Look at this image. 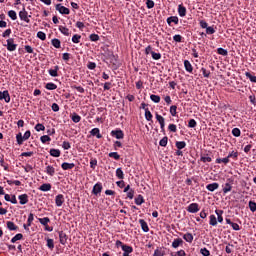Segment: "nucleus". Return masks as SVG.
Here are the masks:
<instances>
[{
  "label": "nucleus",
  "mask_w": 256,
  "mask_h": 256,
  "mask_svg": "<svg viewBox=\"0 0 256 256\" xmlns=\"http://www.w3.org/2000/svg\"><path fill=\"white\" fill-rule=\"evenodd\" d=\"M122 251L130 255V253L133 251V247L124 244V246H122Z\"/></svg>",
  "instance_id": "nucleus-31"
},
{
  "label": "nucleus",
  "mask_w": 256,
  "mask_h": 256,
  "mask_svg": "<svg viewBox=\"0 0 256 256\" xmlns=\"http://www.w3.org/2000/svg\"><path fill=\"white\" fill-rule=\"evenodd\" d=\"M168 141H169V138H167V136L163 137L159 142L160 147H167Z\"/></svg>",
  "instance_id": "nucleus-46"
},
{
  "label": "nucleus",
  "mask_w": 256,
  "mask_h": 256,
  "mask_svg": "<svg viewBox=\"0 0 256 256\" xmlns=\"http://www.w3.org/2000/svg\"><path fill=\"white\" fill-rule=\"evenodd\" d=\"M181 245H183V239L181 238L174 239V241L172 242L173 249H177Z\"/></svg>",
  "instance_id": "nucleus-21"
},
{
  "label": "nucleus",
  "mask_w": 256,
  "mask_h": 256,
  "mask_svg": "<svg viewBox=\"0 0 256 256\" xmlns=\"http://www.w3.org/2000/svg\"><path fill=\"white\" fill-rule=\"evenodd\" d=\"M146 7L147 9H153V7H155V2L153 0H147Z\"/></svg>",
  "instance_id": "nucleus-58"
},
{
  "label": "nucleus",
  "mask_w": 256,
  "mask_h": 256,
  "mask_svg": "<svg viewBox=\"0 0 256 256\" xmlns=\"http://www.w3.org/2000/svg\"><path fill=\"white\" fill-rule=\"evenodd\" d=\"M19 18L21 19V21H25V23H30V21H31V20H29V13L27 12V10H25V8H23L19 12Z\"/></svg>",
  "instance_id": "nucleus-2"
},
{
  "label": "nucleus",
  "mask_w": 256,
  "mask_h": 256,
  "mask_svg": "<svg viewBox=\"0 0 256 256\" xmlns=\"http://www.w3.org/2000/svg\"><path fill=\"white\" fill-rule=\"evenodd\" d=\"M5 101V103H9L11 101V96L9 95V91L5 90L3 92L0 91V100Z\"/></svg>",
  "instance_id": "nucleus-6"
},
{
  "label": "nucleus",
  "mask_w": 256,
  "mask_h": 256,
  "mask_svg": "<svg viewBox=\"0 0 256 256\" xmlns=\"http://www.w3.org/2000/svg\"><path fill=\"white\" fill-rule=\"evenodd\" d=\"M215 213L217 215L216 221H218V223H221L223 221V211L215 210Z\"/></svg>",
  "instance_id": "nucleus-44"
},
{
  "label": "nucleus",
  "mask_w": 256,
  "mask_h": 256,
  "mask_svg": "<svg viewBox=\"0 0 256 256\" xmlns=\"http://www.w3.org/2000/svg\"><path fill=\"white\" fill-rule=\"evenodd\" d=\"M232 135L234 137H241V130L239 128H233L232 129Z\"/></svg>",
  "instance_id": "nucleus-52"
},
{
  "label": "nucleus",
  "mask_w": 256,
  "mask_h": 256,
  "mask_svg": "<svg viewBox=\"0 0 256 256\" xmlns=\"http://www.w3.org/2000/svg\"><path fill=\"white\" fill-rule=\"evenodd\" d=\"M38 221L43 226L49 225V223H51V219H49V217L38 218Z\"/></svg>",
  "instance_id": "nucleus-26"
},
{
  "label": "nucleus",
  "mask_w": 256,
  "mask_h": 256,
  "mask_svg": "<svg viewBox=\"0 0 256 256\" xmlns=\"http://www.w3.org/2000/svg\"><path fill=\"white\" fill-rule=\"evenodd\" d=\"M34 219H35V217L33 216V213H30L28 215L27 224L23 225L25 231H29V228L31 227V223H33Z\"/></svg>",
  "instance_id": "nucleus-9"
},
{
  "label": "nucleus",
  "mask_w": 256,
  "mask_h": 256,
  "mask_svg": "<svg viewBox=\"0 0 256 256\" xmlns=\"http://www.w3.org/2000/svg\"><path fill=\"white\" fill-rule=\"evenodd\" d=\"M80 41H81V35H79V34L73 35L72 42L79 43Z\"/></svg>",
  "instance_id": "nucleus-60"
},
{
  "label": "nucleus",
  "mask_w": 256,
  "mask_h": 256,
  "mask_svg": "<svg viewBox=\"0 0 256 256\" xmlns=\"http://www.w3.org/2000/svg\"><path fill=\"white\" fill-rule=\"evenodd\" d=\"M73 123H79L81 121V116L79 114L74 113L71 117Z\"/></svg>",
  "instance_id": "nucleus-48"
},
{
  "label": "nucleus",
  "mask_w": 256,
  "mask_h": 256,
  "mask_svg": "<svg viewBox=\"0 0 256 256\" xmlns=\"http://www.w3.org/2000/svg\"><path fill=\"white\" fill-rule=\"evenodd\" d=\"M201 161L202 163H211L212 159L209 156H202Z\"/></svg>",
  "instance_id": "nucleus-63"
},
{
  "label": "nucleus",
  "mask_w": 256,
  "mask_h": 256,
  "mask_svg": "<svg viewBox=\"0 0 256 256\" xmlns=\"http://www.w3.org/2000/svg\"><path fill=\"white\" fill-rule=\"evenodd\" d=\"M206 189H207L208 191H211V192L216 191V189H219V183L214 182V183L208 184V185L206 186Z\"/></svg>",
  "instance_id": "nucleus-18"
},
{
  "label": "nucleus",
  "mask_w": 256,
  "mask_h": 256,
  "mask_svg": "<svg viewBox=\"0 0 256 256\" xmlns=\"http://www.w3.org/2000/svg\"><path fill=\"white\" fill-rule=\"evenodd\" d=\"M90 167L91 169H95V167H97V160L95 158L90 160Z\"/></svg>",
  "instance_id": "nucleus-64"
},
{
  "label": "nucleus",
  "mask_w": 256,
  "mask_h": 256,
  "mask_svg": "<svg viewBox=\"0 0 256 256\" xmlns=\"http://www.w3.org/2000/svg\"><path fill=\"white\" fill-rule=\"evenodd\" d=\"M56 11H58L61 15H69V13H71L69 8H67L61 4L56 5Z\"/></svg>",
  "instance_id": "nucleus-3"
},
{
  "label": "nucleus",
  "mask_w": 256,
  "mask_h": 256,
  "mask_svg": "<svg viewBox=\"0 0 256 256\" xmlns=\"http://www.w3.org/2000/svg\"><path fill=\"white\" fill-rule=\"evenodd\" d=\"M188 127H190V129H195V127H197V121H195V119H190L188 122Z\"/></svg>",
  "instance_id": "nucleus-54"
},
{
  "label": "nucleus",
  "mask_w": 256,
  "mask_h": 256,
  "mask_svg": "<svg viewBox=\"0 0 256 256\" xmlns=\"http://www.w3.org/2000/svg\"><path fill=\"white\" fill-rule=\"evenodd\" d=\"M37 37L38 39H41V41H45V39H47V35L43 31L37 32Z\"/></svg>",
  "instance_id": "nucleus-51"
},
{
  "label": "nucleus",
  "mask_w": 256,
  "mask_h": 256,
  "mask_svg": "<svg viewBox=\"0 0 256 256\" xmlns=\"http://www.w3.org/2000/svg\"><path fill=\"white\" fill-rule=\"evenodd\" d=\"M249 209L252 213H255L256 211V202L255 201H249Z\"/></svg>",
  "instance_id": "nucleus-47"
},
{
  "label": "nucleus",
  "mask_w": 256,
  "mask_h": 256,
  "mask_svg": "<svg viewBox=\"0 0 256 256\" xmlns=\"http://www.w3.org/2000/svg\"><path fill=\"white\" fill-rule=\"evenodd\" d=\"M185 255H187L185 253V250H179V251H177L175 253H171V256H185Z\"/></svg>",
  "instance_id": "nucleus-59"
},
{
  "label": "nucleus",
  "mask_w": 256,
  "mask_h": 256,
  "mask_svg": "<svg viewBox=\"0 0 256 256\" xmlns=\"http://www.w3.org/2000/svg\"><path fill=\"white\" fill-rule=\"evenodd\" d=\"M156 121H158L160 125V129L162 131H165V118H163V116L156 113Z\"/></svg>",
  "instance_id": "nucleus-8"
},
{
  "label": "nucleus",
  "mask_w": 256,
  "mask_h": 256,
  "mask_svg": "<svg viewBox=\"0 0 256 256\" xmlns=\"http://www.w3.org/2000/svg\"><path fill=\"white\" fill-rule=\"evenodd\" d=\"M206 33H207V35H213L214 33H215V28H213V26H208L207 28H206Z\"/></svg>",
  "instance_id": "nucleus-61"
},
{
  "label": "nucleus",
  "mask_w": 256,
  "mask_h": 256,
  "mask_svg": "<svg viewBox=\"0 0 256 256\" xmlns=\"http://www.w3.org/2000/svg\"><path fill=\"white\" fill-rule=\"evenodd\" d=\"M139 223L141 225L142 231H144V233H149V225H147V222L143 219H140Z\"/></svg>",
  "instance_id": "nucleus-17"
},
{
  "label": "nucleus",
  "mask_w": 256,
  "mask_h": 256,
  "mask_svg": "<svg viewBox=\"0 0 256 256\" xmlns=\"http://www.w3.org/2000/svg\"><path fill=\"white\" fill-rule=\"evenodd\" d=\"M152 55V59H154V61H159V59H161V53H156V52H151Z\"/></svg>",
  "instance_id": "nucleus-56"
},
{
  "label": "nucleus",
  "mask_w": 256,
  "mask_h": 256,
  "mask_svg": "<svg viewBox=\"0 0 256 256\" xmlns=\"http://www.w3.org/2000/svg\"><path fill=\"white\" fill-rule=\"evenodd\" d=\"M59 31L62 33V35L69 37V28H67L65 26H60Z\"/></svg>",
  "instance_id": "nucleus-32"
},
{
  "label": "nucleus",
  "mask_w": 256,
  "mask_h": 256,
  "mask_svg": "<svg viewBox=\"0 0 256 256\" xmlns=\"http://www.w3.org/2000/svg\"><path fill=\"white\" fill-rule=\"evenodd\" d=\"M55 203H56V207H62L63 203H65V196H63V194H58L55 197Z\"/></svg>",
  "instance_id": "nucleus-5"
},
{
  "label": "nucleus",
  "mask_w": 256,
  "mask_h": 256,
  "mask_svg": "<svg viewBox=\"0 0 256 256\" xmlns=\"http://www.w3.org/2000/svg\"><path fill=\"white\" fill-rule=\"evenodd\" d=\"M51 157H61V150L52 148L50 149Z\"/></svg>",
  "instance_id": "nucleus-22"
},
{
  "label": "nucleus",
  "mask_w": 256,
  "mask_h": 256,
  "mask_svg": "<svg viewBox=\"0 0 256 256\" xmlns=\"http://www.w3.org/2000/svg\"><path fill=\"white\" fill-rule=\"evenodd\" d=\"M46 241H47L46 245L48 249H51V250L55 249V242L53 241V239L47 238Z\"/></svg>",
  "instance_id": "nucleus-30"
},
{
  "label": "nucleus",
  "mask_w": 256,
  "mask_h": 256,
  "mask_svg": "<svg viewBox=\"0 0 256 256\" xmlns=\"http://www.w3.org/2000/svg\"><path fill=\"white\" fill-rule=\"evenodd\" d=\"M110 135L112 137H115V139H123L125 137V134L123 133V130H121V129L112 130Z\"/></svg>",
  "instance_id": "nucleus-4"
},
{
  "label": "nucleus",
  "mask_w": 256,
  "mask_h": 256,
  "mask_svg": "<svg viewBox=\"0 0 256 256\" xmlns=\"http://www.w3.org/2000/svg\"><path fill=\"white\" fill-rule=\"evenodd\" d=\"M51 43H52L53 47H55V49L61 48V40L60 39L54 38V39H52Z\"/></svg>",
  "instance_id": "nucleus-27"
},
{
  "label": "nucleus",
  "mask_w": 256,
  "mask_h": 256,
  "mask_svg": "<svg viewBox=\"0 0 256 256\" xmlns=\"http://www.w3.org/2000/svg\"><path fill=\"white\" fill-rule=\"evenodd\" d=\"M231 189H233V186H231L230 183H226V184L223 186V193H224V194H227V193L231 192Z\"/></svg>",
  "instance_id": "nucleus-34"
},
{
  "label": "nucleus",
  "mask_w": 256,
  "mask_h": 256,
  "mask_svg": "<svg viewBox=\"0 0 256 256\" xmlns=\"http://www.w3.org/2000/svg\"><path fill=\"white\" fill-rule=\"evenodd\" d=\"M6 43L7 51L13 52L17 50V44H15V40L13 38L6 40Z\"/></svg>",
  "instance_id": "nucleus-1"
},
{
  "label": "nucleus",
  "mask_w": 256,
  "mask_h": 256,
  "mask_svg": "<svg viewBox=\"0 0 256 256\" xmlns=\"http://www.w3.org/2000/svg\"><path fill=\"white\" fill-rule=\"evenodd\" d=\"M176 147L179 150L185 149V147H187V143H185V141H178L176 142Z\"/></svg>",
  "instance_id": "nucleus-43"
},
{
  "label": "nucleus",
  "mask_w": 256,
  "mask_h": 256,
  "mask_svg": "<svg viewBox=\"0 0 256 256\" xmlns=\"http://www.w3.org/2000/svg\"><path fill=\"white\" fill-rule=\"evenodd\" d=\"M116 177H118V179H125V174L121 168L116 169Z\"/></svg>",
  "instance_id": "nucleus-35"
},
{
  "label": "nucleus",
  "mask_w": 256,
  "mask_h": 256,
  "mask_svg": "<svg viewBox=\"0 0 256 256\" xmlns=\"http://www.w3.org/2000/svg\"><path fill=\"white\" fill-rule=\"evenodd\" d=\"M245 76L247 77V79H250L251 83H256V76L252 75L249 72H246Z\"/></svg>",
  "instance_id": "nucleus-49"
},
{
  "label": "nucleus",
  "mask_w": 256,
  "mask_h": 256,
  "mask_svg": "<svg viewBox=\"0 0 256 256\" xmlns=\"http://www.w3.org/2000/svg\"><path fill=\"white\" fill-rule=\"evenodd\" d=\"M63 171H69L75 167V163L63 162L61 164Z\"/></svg>",
  "instance_id": "nucleus-14"
},
{
  "label": "nucleus",
  "mask_w": 256,
  "mask_h": 256,
  "mask_svg": "<svg viewBox=\"0 0 256 256\" xmlns=\"http://www.w3.org/2000/svg\"><path fill=\"white\" fill-rule=\"evenodd\" d=\"M35 131H45V125L38 123L35 125Z\"/></svg>",
  "instance_id": "nucleus-57"
},
{
  "label": "nucleus",
  "mask_w": 256,
  "mask_h": 256,
  "mask_svg": "<svg viewBox=\"0 0 256 256\" xmlns=\"http://www.w3.org/2000/svg\"><path fill=\"white\" fill-rule=\"evenodd\" d=\"M45 87L48 91H55L57 89L56 84L52 82L47 83Z\"/></svg>",
  "instance_id": "nucleus-36"
},
{
  "label": "nucleus",
  "mask_w": 256,
  "mask_h": 256,
  "mask_svg": "<svg viewBox=\"0 0 256 256\" xmlns=\"http://www.w3.org/2000/svg\"><path fill=\"white\" fill-rule=\"evenodd\" d=\"M217 53H218V55H222L223 57H227V55H228L227 50L224 48H218Z\"/></svg>",
  "instance_id": "nucleus-50"
},
{
  "label": "nucleus",
  "mask_w": 256,
  "mask_h": 256,
  "mask_svg": "<svg viewBox=\"0 0 256 256\" xmlns=\"http://www.w3.org/2000/svg\"><path fill=\"white\" fill-rule=\"evenodd\" d=\"M40 141L41 143H49V141H51V137H49L48 135H43L40 137Z\"/></svg>",
  "instance_id": "nucleus-55"
},
{
  "label": "nucleus",
  "mask_w": 256,
  "mask_h": 256,
  "mask_svg": "<svg viewBox=\"0 0 256 256\" xmlns=\"http://www.w3.org/2000/svg\"><path fill=\"white\" fill-rule=\"evenodd\" d=\"M187 211H188V213H198V211H199V204H197V203H191V204L187 207Z\"/></svg>",
  "instance_id": "nucleus-7"
},
{
  "label": "nucleus",
  "mask_w": 256,
  "mask_h": 256,
  "mask_svg": "<svg viewBox=\"0 0 256 256\" xmlns=\"http://www.w3.org/2000/svg\"><path fill=\"white\" fill-rule=\"evenodd\" d=\"M16 141H17L18 145H23V141H25V138H23V134L18 133L16 135Z\"/></svg>",
  "instance_id": "nucleus-41"
},
{
  "label": "nucleus",
  "mask_w": 256,
  "mask_h": 256,
  "mask_svg": "<svg viewBox=\"0 0 256 256\" xmlns=\"http://www.w3.org/2000/svg\"><path fill=\"white\" fill-rule=\"evenodd\" d=\"M59 241L61 245H67V234L65 232H59Z\"/></svg>",
  "instance_id": "nucleus-13"
},
{
  "label": "nucleus",
  "mask_w": 256,
  "mask_h": 256,
  "mask_svg": "<svg viewBox=\"0 0 256 256\" xmlns=\"http://www.w3.org/2000/svg\"><path fill=\"white\" fill-rule=\"evenodd\" d=\"M209 225L212 227H216L217 225V217L213 214L209 216Z\"/></svg>",
  "instance_id": "nucleus-24"
},
{
  "label": "nucleus",
  "mask_w": 256,
  "mask_h": 256,
  "mask_svg": "<svg viewBox=\"0 0 256 256\" xmlns=\"http://www.w3.org/2000/svg\"><path fill=\"white\" fill-rule=\"evenodd\" d=\"M108 156L115 159V161H119L121 159V156L117 152H110Z\"/></svg>",
  "instance_id": "nucleus-40"
},
{
  "label": "nucleus",
  "mask_w": 256,
  "mask_h": 256,
  "mask_svg": "<svg viewBox=\"0 0 256 256\" xmlns=\"http://www.w3.org/2000/svg\"><path fill=\"white\" fill-rule=\"evenodd\" d=\"M178 14L179 17H185V15H187V8L182 4L178 5Z\"/></svg>",
  "instance_id": "nucleus-16"
},
{
  "label": "nucleus",
  "mask_w": 256,
  "mask_h": 256,
  "mask_svg": "<svg viewBox=\"0 0 256 256\" xmlns=\"http://www.w3.org/2000/svg\"><path fill=\"white\" fill-rule=\"evenodd\" d=\"M150 99H151V101H153V103L161 102V97L159 95L152 94V95H150Z\"/></svg>",
  "instance_id": "nucleus-42"
},
{
  "label": "nucleus",
  "mask_w": 256,
  "mask_h": 256,
  "mask_svg": "<svg viewBox=\"0 0 256 256\" xmlns=\"http://www.w3.org/2000/svg\"><path fill=\"white\" fill-rule=\"evenodd\" d=\"M45 173L49 175L50 177H53L55 175V167L48 165L46 167Z\"/></svg>",
  "instance_id": "nucleus-20"
},
{
  "label": "nucleus",
  "mask_w": 256,
  "mask_h": 256,
  "mask_svg": "<svg viewBox=\"0 0 256 256\" xmlns=\"http://www.w3.org/2000/svg\"><path fill=\"white\" fill-rule=\"evenodd\" d=\"M183 239L186 241V243H193V234L186 233L183 235Z\"/></svg>",
  "instance_id": "nucleus-23"
},
{
  "label": "nucleus",
  "mask_w": 256,
  "mask_h": 256,
  "mask_svg": "<svg viewBox=\"0 0 256 256\" xmlns=\"http://www.w3.org/2000/svg\"><path fill=\"white\" fill-rule=\"evenodd\" d=\"M101 191H103V185H101V183H96L93 187L92 193L94 195H99Z\"/></svg>",
  "instance_id": "nucleus-11"
},
{
  "label": "nucleus",
  "mask_w": 256,
  "mask_h": 256,
  "mask_svg": "<svg viewBox=\"0 0 256 256\" xmlns=\"http://www.w3.org/2000/svg\"><path fill=\"white\" fill-rule=\"evenodd\" d=\"M134 201L136 205H143V203H145V198H143V195L139 194Z\"/></svg>",
  "instance_id": "nucleus-25"
},
{
  "label": "nucleus",
  "mask_w": 256,
  "mask_h": 256,
  "mask_svg": "<svg viewBox=\"0 0 256 256\" xmlns=\"http://www.w3.org/2000/svg\"><path fill=\"white\" fill-rule=\"evenodd\" d=\"M184 68L187 73H193V65L189 60H184Z\"/></svg>",
  "instance_id": "nucleus-15"
},
{
  "label": "nucleus",
  "mask_w": 256,
  "mask_h": 256,
  "mask_svg": "<svg viewBox=\"0 0 256 256\" xmlns=\"http://www.w3.org/2000/svg\"><path fill=\"white\" fill-rule=\"evenodd\" d=\"M168 25H171V23H174L175 25H179V17L177 16H171L167 18Z\"/></svg>",
  "instance_id": "nucleus-19"
},
{
  "label": "nucleus",
  "mask_w": 256,
  "mask_h": 256,
  "mask_svg": "<svg viewBox=\"0 0 256 256\" xmlns=\"http://www.w3.org/2000/svg\"><path fill=\"white\" fill-rule=\"evenodd\" d=\"M91 135L96 136L97 139H101V133L99 131V128H94L90 131Z\"/></svg>",
  "instance_id": "nucleus-29"
},
{
  "label": "nucleus",
  "mask_w": 256,
  "mask_h": 256,
  "mask_svg": "<svg viewBox=\"0 0 256 256\" xmlns=\"http://www.w3.org/2000/svg\"><path fill=\"white\" fill-rule=\"evenodd\" d=\"M8 17H10L12 21H17V12H15L14 10L8 11Z\"/></svg>",
  "instance_id": "nucleus-39"
},
{
  "label": "nucleus",
  "mask_w": 256,
  "mask_h": 256,
  "mask_svg": "<svg viewBox=\"0 0 256 256\" xmlns=\"http://www.w3.org/2000/svg\"><path fill=\"white\" fill-rule=\"evenodd\" d=\"M48 73L50 77H59V66L49 69Z\"/></svg>",
  "instance_id": "nucleus-10"
},
{
  "label": "nucleus",
  "mask_w": 256,
  "mask_h": 256,
  "mask_svg": "<svg viewBox=\"0 0 256 256\" xmlns=\"http://www.w3.org/2000/svg\"><path fill=\"white\" fill-rule=\"evenodd\" d=\"M7 228L9 229V231H17L18 229L17 225H15V223L11 221L7 222Z\"/></svg>",
  "instance_id": "nucleus-28"
},
{
  "label": "nucleus",
  "mask_w": 256,
  "mask_h": 256,
  "mask_svg": "<svg viewBox=\"0 0 256 256\" xmlns=\"http://www.w3.org/2000/svg\"><path fill=\"white\" fill-rule=\"evenodd\" d=\"M170 115H172V117H176V115H177V106L176 105H172L170 107Z\"/></svg>",
  "instance_id": "nucleus-53"
},
{
  "label": "nucleus",
  "mask_w": 256,
  "mask_h": 256,
  "mask_svg": "<svg viewBox=\"0 0 256 256\" xmlns=\"http://www.w3.org/2000/svg\"><path fill=\"white\" fill-rule=\"evenodd\" d=\"M40 191H51V184L45 183L40 186Z\"/></svg>",
  "instance_id": "nucleus-33"
},
{
  "label": "nucleus",
  "mask_w": 256,
  "mask_h": 256,
  "mask_svg": "<svg viewBox=\"0 0 256 256\" xmlns=\"http://www.w3.org/2000/svg\"><path fill=\"white\" fill-rule=\"evenodd\" d=\"M216 163H218V164L224 163V165H227V163H229V158H228V156L225 158H217Z\"/></svg>",
  "instance_id": "nucleus-45"
},
{
  "label": "nucleus",
  "mask_w": 256,
  "mask_h": 256,
  "mask_svg": "<svg viewBox=\"0 0 256 256\" xmlns=\"http://www.w3.org/2000/svg\"><path fill=\"white\" fill-rule=\"evenodd\" d=\"M21 239H23V234L18 233L11 239V243H17V241H21Z\"/></svg>",
  "instance_id": "nucleus-37"
},
{
  "label": "nucleus",
  "mask_w": 256,
  "mask_h": 256,
  "mask_svg": "<svg viewBox=\"0 0 256 256\" xmlns=\"http://www.w3.org/2000/svg\"><path fill=\"white\" fill-rule=\"evenodd\" d=\"M145 119L146 121H153V114H151L149 109H145Z\"/></svg>",
  "instance_id": "nucleus-38"
},
{
  "label": "nucleus",
  "mask_w": 256,
  "mask_h": 256,
  "mask_svg": "<svg viewBox=\"0 0 256 256\" xmlns=\"http://www.w3.org/2000/svg\"><path fill=\"white\" fill-rule=\"evenodd\" d=\"M200 253H201V255H203V256H209V255H211V252H209V250H208L207 248H202V249L200 250Z\"/></svg>",
  "instance_id": "nucleus-62"
},
{
  "label": "nucleus",
  "mask_w": 256,
  "mask_h": 256,
  "mask_svg": "<svg viewBox=\"0 0 256 256\" xmlns=\"http://www.w3.org/2000/svg\"><path fill=\"white\" fill-rule=\"evenodd\" d=\"M18 199L20 201V205H27V203H29V196H27V194L19 195Z\"/></svg>",
  "instance_id": "nucleus-12"
}]
</instances>
